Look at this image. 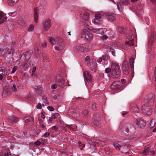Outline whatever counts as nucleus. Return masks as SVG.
Returning a JSON list of instances; mask_svg holds the SVG:
<instances>
[{
	"instance_id": "1",
	"label": "nucleus",
	"mask_w": 156,
	"mask_h": 156,
	"mask_svg": "<svg viewBox=\"0 0 156 156\" xmlns=\"http://www.w3.org/2000/svg\"><path fill=\"white\" fill-rule=\"evenodd\" d=\"M111 68L112 73V75L113 77L119 76L121 72L119 66L117 63L112 62Z\"/></svg>"
},
{
	"instance_id": "2",
	"label": "nucleus",
	"mask_w": 156,
	"mask_h": 156,
	"mask_svg": "<svg viewBox=\"0 0 156 156\" xmlns=\"http://www.w3.org/2000/svg\"><path fill=\"white\" fill-rule=\"evenodd\" d=\"M85 60L87 62V65L89 66L90 69L92 71L95 72L96 71L97 65L96 63L94 62H93V60H90V57L87 56L85 58Z\"/></svg>"
},
{
	"instance_id": "3",
	"label": "nucleus",
	"mask_w": 156,
	"mask_h": 156,
	"mask_svg": "<svg viewBox=\"0 0 156 156\" xmlns=\"http://www.w3.org/2000/svg\"><path fill=\"white\" fill-rule=\"evenodd\" d=\"M81 37L86 40L90 41L93 37L92 34L86 29L83 30L82 33Z\"/></svg>"
},
{
	"instance_id": "4",
	"label": "nucleus",
	"mask_w": 156,
	"mask_h": 156,
	"mask_svg": "<svg viewBox=\"0 0 156 156\" xmlns=\"http://www.w3.org/2000/svg\"><path fill=\"white\" fill-rule=\"evenodd\" d=\"M114 146L116 149L121 150L122 151L125 153L126 152L128 149V147L125 143H122L121 144L118 143L114 144Z\"/></svg>"
},
{
	"instance_id": "5",
	"label": "nucleus",
	"mask_w": 156,
	"mask_h": 156,
	"mask_svg": "<svg viewBox=\"0 0 156 156\" xmlns=\"http://www.w3.org/2000/svg\"><path fill=\"white\" fill-rule=\"evenodd\" d=\"M74 49L75 51H80L82 52L87 51L88 49L86 48V46L84 44H81L74 48Z\"/></svg>"
},
{
	"instance_id": "6",
	"label": "nucleus",
	"mask_w": 156,
	"mask_h": 156,
	"mask_svg": "<svg viewBox=\"0 0 156 156\" xmlns=\"http://www.w3.org/2000/svg\"><path fill=\"white\" fill-rule=\"evenodd\" d=\"M84 78L88 82L92 81V78L91 75L88 71H85L84 75Z\"/></svg>"
},
{
	"instance_id": "7",
	"label": "nucleus",
	"mask_w": 156,
	"mask_h": 156,
	"mask_svg": "<svg viewBox=\"0 0 156 156\" xmlns=\"http://www.w3.org/2000/svg\"><path fill=\"white\" fill-rule=\"evenodd\" d=\"M143 155L147 156L150 154H155V152L153 151H152L149 148H145L142 152Z\"/></svg>"
},
{
	"instance_id": "8",
	"label": "nucleus",
	"mask_w": 156,
	"mask_h": 156,
	"mask_svg": "<svg viewBox=\"0 0 156 156\" xmlns=\"http://www.w3.org/2000/svg\"><path fill=\"white\" fill-rule=\"evenodd\" d=\"M51 26V22L49 19L45 21L43 25L44 30L46 31H48Z\"/></svg>"
},
{
	"instance_id": "9",
	"label": "nucleus",
	"mask_w": 156,
	"mask_h": 156,
	"mask_svg": "<svg viewBox=\"0 0 156 156\" xmlns=\"http://www.w3.org/2000/svg\"><path fill=\"white\" fill-rule=\"evenodd\" d=\"M56 41L59 45L58 46H56L55 47V49L56 50L60 51L62 49V47L61 44L63 42V40L61 38L59 37V39L56 40Z\"/></svg>"
},
{
	"instance_id": "10",
	"label": "nucleus",
	"mask_w": 156,
	"mask_h": 156,
	"mask_svg": "<svg viewBox=\"0 0 156 156\" xmlns=\"http://www.w3.org/2000/svg\"><path fill=\"white\" fill-rule=\"evenodd\" d=\"M7 119L9 122L12 123H16L18 121L19 119L18 117H15L13 115L8 116Z\"/></svg>"
},
{
	"instance_id": "11",
	"label": "nucleus",
	"mask_w": 156,
	"mask_h": 156,
	"mask_svg": "<svg viewBox=\"0 0 156 156\" xmlns=\"http://www.w3.org/2000/svg\"><path fill=\"white\" fill-rule=\"evenodd\" d=\"M136 124L139 128H143L145 125V122L142 119H137L136 120Z\"/></svg>"
},
{
	"instance_id": "12",
	"label": "nucleus",
	"mask_w": 156,
	"mask_h": 156,
	"mask_svg": "<svg viewBox=\"0 0 156 156\" xmlns=\"http://www.w3.org/2000/svg\"><path fill=\"white\" fill-rule=\"evenodd\" d=\"M106 17L108 20L110 21L115 20L116 17L115 14L111 13H107L106 14Z\"/></svg>"
},
{
	"instance_id": "13",
	"label": "nucleus",
	"mask_w": 156,
	"mask_h": 156,
	"mask_svg": "<svg viewBox=\"0 0 156 156\" xmlns=\"http://www.w3.org/2000/svg\"><path fill=\"white\" fill-rule=\"evenodd\" d=\"M142 110L143 112L146 114L149 115L151 113V110H149L147 108H146V105H143L142 106Z\"/></svg>"
},
{
	"instance_id": "14",
	"label": "nucleus",
	"mask_w": 156,
	"mask_h": 156,
	"mask_svg": "<svg viewBox=\"0 0 156 156\" xmlns=\"http://www.w3.org/2000/svg\"><path fill=\"white\" fill-rule=\"evenodd\" d=\"M5 16V13L2 11L0 12V24L5 22L7 19L6 17H3Z\"/></svg>"
},
{
	"instance_id": "15",
	"label": "nucleus",
	"mask_w": 156,
	"mask_h": 156,
	"mask_svg": "<svg viewBox=\"0 0 156 156\" xmlns=\"http://www.w3.org/2000/svg\"><path fill=\"white\" fill-rule=\"evenodd\" d=\"M34 122V119L32 117H29L28 119H27L25 121V123L27 126H30L32 125Z\"/></svg>"
},
{
	"instance_id": "16",
	"label": "nucleus",
	"mask_w": 156,
	"mask_h": 156,
	"mask_svg": "<svg viewBox=\"0 0 156 156\" xmlns=\"http://www.w3.org/2000/svg\"><path fill=\"white\" fill-rule=\"evenodd\" d=\"M34 21L35 22H37L38 19V9L37 7L34 8Z\"/></svg>"
},
{
	"instance_id": "17",
	"label": "nucleus",
	"mask_w": 156,
	"mask_h": 156,
	"mask_svg": "<svg viewBox=\"0 0 156 156\" xmlns=\"http://www.w3.org/2000/svg\"><path fill=\"white\" fill-rule=\"evenodd\" d=\"M31 53V52L30 51L25 52L23 55H22L21 58L25 57V60L26 59H28L30 58Z\"/></svg>"
},
{
	"instance_id": "18",
	"label": "nucleus",
	"mask_w": 156,
	"mask_h": 156,
	"mask_svg": "<svg viewBox=\"0 0 156 156\" xmlns=\"http://www.w3.org/2000/svg\"><path fill=\"white\" fill-rule=\"evenodd\" d=\"M118 82H114L111 86V88L113 90H117L119 89V88L117 87L118 86Z\"/></svg>"
},
{
	"instance_id": "19",
	"label": "nucleus",
	"mask_w": 156,
	"mask_h": 156,
	"mask_svg": "<svg viewBox=\"0 0 156 156\" xmlns=\"http://www.w3.org/2000/svg\"><path fill=\"white\" fill-rule=\"evenodd\" d=\"M90 16V14L87 12H85L83 15L82 17L84 20L86 21H88Z\"/></svg>"
},
{
	"instance_id": "20",
	"label": "nucleus",
	"mask_w": 156,
	"mask_h": 156,
	"mask_svg": "<svg viewBox=\"0 0 156 156\" xmlns=\"http://www.w3.org/2000/svg\"><path fill=\"white\" fill-rule=\"evenodd\" d=\"M95 19L94 20V23H100V22H99L98 19H100L101 18V16L100 14H97L95 15Z\"/></svg>"
},
{
	"instance_id": "21",
	"label": "nucleus",
	"mask_w": 156,
	"mask_h": 156,
	"mask_svg": "<svg viewBox=\"0 0 156 156\" xmlns=\"http://www.w3.org/2000/svg\"><path fill=\"white\" fill-rule=\"evenodd\" d=\"M106 30H107L105 28H101L98 29V34H103L106 31Z\"/></svg>"
},
{
	"instance_id": "22",
	"label": "nucleus",
	"mask_w": 156,
	"mask_h": 156,
	"mask_svg": "<svg viewBox=\"0 0 156 156\" xmlns=\"http://www.w3.org/2000/svg\"><path fill=\"white\" fill-rule=\"evenodd\" d=\"M65 80L62 79L58 82V85L61 87H63L65 85Z\"/></svg>"
},
{
	"instance_id": "23",
	"label": "nucleus",
	"mask_w": 156,
	"mask_h": 156,
	"mask_svg": "<svg viewBox=\"0 0 156 156\" xmlns=\"http://www.w3.org/2000/svg\"><path fill=\"white\" fill-rule=\"evenodd\" d=\"M18 1L19 0H8V3L9 5H13Z\"/></svg>"
},
{
	"instance_id": "24",
	"label": "nucleus",
	"mask_w": 156,
	"mask_h": 156,
	"mask_svg": "<svg viewBox=\"0 0 156 156\" xmlns=\"http://www.w3.org/2000/svg\"><path fill=\"white\" fill-rule=\"evenodd\" d=\"M123 4H122L121 2H118L117 3V6L118 10L120 11L122 10V7H123Z\"/></svg>"
},
{
	"instance_id": "25",
	"label": "nucleus",
	"mask_w": 156,
	"mask_h": 156,
	"mask_svg": "<svg viewBox=\"0 0 156 156\" xmlns=\"http://www.w3.org/2000/svg\"><path fill=\"white\" fill-rule=\"evenodd\" d=\"M126 44H128L130 46H133L134 45L133 40L132 39L129 41H126Z\"/></svg>"
},
{
	"instance_id": "26",
	"label": "nucleus",
	"mask_w": 156,
	"mask_h": 156,
	"mask_svg": "<svg viewBox=\"0 0 156 156\" xmlns=\"http://www.w3.org/2000/svg\"><path fill=\"white\" fill-rule=\"evenodd\" d=\"M52 117L54 119L59 118L60 117V116L58 113H55L52 115Z\"/></svg>"
},
{
	"instance_id": "27",
	"label": "nucleus",
	"mask_w": 156,
	"mask_h": 156,
	"mask_svg": "<svg viewBox=\"0 0 156 156\" xmlns=\"http://www.w3.org/2000/svg\"><path fill=\"white\" fill-rule=\"evenodd\" d=\"M34 29V26L33 24H31L30 25L28 29V31L29 32H32L33 31Z\"/></svg>"
},
{
	"instance_id": "28",
	"label": "nucleus",
	"mask_w": 156,
	"mask_h": 156,
	"mask_svg": "<svg viewBox=\"0 0 156 156\" xmlns=\"http://www.w3.org/2000/svg\"><path fill=\"white\" fill-rule=\"evenodd\" d=\"M0 71L2 72V73H3L2 74L5 76H6L7 75V71H6L4 67V68L1 69Z\"/></svg>"
},
{
	"instance_id": "29",
	"label": "nucleus",
	"mask_w": 156,
	"mask_h": 156,
	"mask_svg": "<svg viewBox=\"0 0 156 156\" xmlns=\"http://www.w3.org/2000/svg\"><path fill=\"white\" fill-rule=\"evenodd\" d=\"M50 43L54 45L55 44V41L54 38L52 37H51L49 39Z\"/></svg>"
},
{
	"instance_id": "30",
	"label": "nucleus",
	"mask_w": 156,
	"mask_h": 156,
	"mask_svg": "<svg viewBox=\"0 0 156 156\" xmlns=\"http://www.w3.org/2000/svg\"><path fill=\"white\" fill-rule=\"evenodd\" d=\"M121 2L123 5H128L129 4V2L127 0H122Z\"/></svg>"
},
{
	"instance_id": "31",
	"label": "nucleus",
	"mask_w": 156,
	"mask_h": 156,
	"mask_svg": "<svg viewBox=\"0 0 156 156\" xmlns=\"http://www.w3.org/2000/svg\"><path fill=\"white\" fill-rule=\"evenodd\" d=\"M82 114L83 115L84 117L87 116L88 114V111L87 110H84L82 112Z\"/></svg>"
},
{
	"instance_id": "32",
	"label": "nucleus",
	"mask_w": 156,
	"mask_h": 156,
	"mask_svg": "<svg viewBox=\"0 0 156 156\" xmlns=\"http://www.w3.org/2000/svg\"><path fill=\"white\" fill-rule=\"evenodd\" d=\"M94 124L96 126L98 127H100L101 126V123L98 121H95L93 122Z\"/></svg>"
},
{
	"instance_id": "33",
	"label": "nucleus",
	"mask_w": 156,
	"mask_h": 156,
	"mask_svg": "<svg viewBox=\"0 0 156 156\" xmlns=\"http://www.w3.org/2000/svg\"><path fill=\"white\" fill-rule=\"evenodd\" d=\"M102 57H103L102 59H103V60L104 61L105 63V64H107V60L108 58V56L106 55H104Z\"/></svg>"
},
{
	"instance_id": "34",
	"label": "nucleus",
	"mask_w": 156,
	"mask_h": 156,
	"mask_svg": "<svg viewBox=\"0 0 156 156\" xmlns=\"http://www.w3.org/2000/svg\"><path fill=\"white\" fill-rule=\"evenodd\" d=\"M40 48L39 46H37L35 48V49H34V51L35 52V53H36L37 54L38 52H39V51L40 50Z\"/></svg>"
},
{
	"instance_id": "35",
	"label": "nucleus",
	"mask_w": 156,
	"mask_h": 156,
	"mask_svg": "<svg viewBox=\"0 0 156 156\" xmlns=\"http://www.w3.org/2000/svg\"><path fill=\"white\" fill-rule=\"evenodd\" d=\"M12 90L14 91H16L17 90V87H16V85L15 84H13L12 86Z\"/></svg>"
},
{
	"instance_id": "36",
	"label": "nucleus",
	"mask_w": 156,
	"mask_h": 156,
	"mask_svg": "<svg viewBox=\"0 0 156 156\" xmlns=\"http://www.w3.org/2000/svg\"><path fill=\"white\" fill-rule=\"evenodd\" d=\"M155 121H153L152 120L151 121L150 126L151 127H152L154 126L155 125Z\"/></svg>"
},
{
	"instance_id": "37",
	"label": "nucleus",
	"mask_w": 156,
	"mask_h": 156,
	"mask_svg": "<svg viewBox=\"0 0 156 156\" xmlns=\"http://www.w3.org/2000/svg\"><path fill=\"white\" fill-rule=\"evenodd\" d=\"M17 69H18V67L17 66H14L13 68L12 69V70L11 72V73H14L16 72V70Z\"/></svg>"
},
{
	"instance_id": "38",
	"label": "nucleus",
	"mask_w": 156,
	"mask_h": 156,
	"mask_svg": "<svg viewBox=\"0 0 156 156\" xmlns=\"http://www.w3.org/2000/svg\"><path fill=\"white\" fill-rule=\"evenodd\" d=\"M9 15L13 17L16 15V12H10L9 13Z\"/></svg>"
},
{
	"instance_id": "39",
	"label": "nucleus",
	"mask_w": 156,
	"mask_h": 156,
	"mask_svg": "<svg viewBox=\"0 0 156 156\" xmlns=\"http://www.w3.org/2000/svg\"><path fill=\"white\" fill-rule=\"evenodd\" d=\"M112 69L110 68H107L105 69V72L106 73H110Z\"/></svg>"
},
{
	"instance_id": "40",
	"label": "nucleus",
	"mask_w": 156,
	"mask_h": 156,
	"mask_svg": "<svg viewBox=\"0 0 156 156\" xmlns=\"http://www.w3.org/2000/svg\"><path fill=\"white\" fill-rule=\"evenodd\" d=\"M57 85L55 84H53L51 86V88L52 89L54 90L57 88Z\"/></svg>"
},
{
	"instance_id": "41",
	"label": "nucleus",
	"mask_w": 156,
	"mask_h": 156,
	"mask_svg": "<svg viewBox=\"0 0 156 156\" xmlns=\"http://www.w3.org/2000/svg\"><path fill=\"white\" fill-rule=\"evenodd\" d=\"M124 29L121 27L118 28V31L120 33H122L124 32Z\"/></svg>"
},
{
	"instance_id": "42",
	"label": "nucleus",
	"mask_w": 156,
	"mask_h": 156,
	"mask_svg": "<svg viewBox=\"0 0 156 156\" xmlns=\"http://www.w3.org/2000/svg\"><path fill=\"white\" fill-rule=\"evenodd\" d=\"M90 30L94 33H96L98 34L97 31H98V29L91 28Z\"/></svg>"
},
{
	"instance_id": "43",
	"label": "nucleus",
	"mask_w": 156,
	"mask_h": 156,
	"mask_svg": "<svg viewBox=\"0 0 156 156\" xmlns=\"http://www.w3.org/2000/svg\"><path fill=\"white\" fill-rule=\"evenodd\" d=\"M48 109L51 111H53L54 110V108L51 106H48L47 107Z\"/></svg>"
},
{
	"instance_id": "44",
	"label": "nucleus",
	"mask_w": 156,
	"mask_h": 156,
	"mask_svg": "<svg viewBox=\"0 0 156 156\" xmlns=\"http://www.w3.org/2000/svg\"><path fill=\"white\" fill-rule=\"evenodd\" d=\"M78 144L79 147H84L85 146V144L82 143L80 141H79Z\"/></svg>"
},
{
	"instance_id": "45",
	"label": "nucleus",
	"mask_w": 156,
	"mask_h": 156,
	"mask_svg": "<svg viewBox=\"0 0 156 156\" xmlns=\"http://www.w3.org/2000/svg\"><path fill=\"white\" fill-rule=\"evenodd\" d=\"M51 129L52 130H56L58 129V127L57 126L55 125L52 127H51Z\"/></svg>"
},
{
	"instance_id": "46",
	"label": "nucleus",
	"mask_w": 156,
	"mask_h": 156,
	"mask_svg": "<svg viewBox=\"0 0 156 156\" xmlns=\"http://www.w3.org/2000/svg\"><path fill=\"white\" fill-rule=\"evenodd\" d=\"M134 62V58L133 57H132L129 59V63H133Z\"/></svg>"
},
{
	"instance_id": "47",
	"label": "nucleus",
	"mask_w": 156,
	"mask_h": 156,
	"mask_svg": "<svg viewBox=\"0 0 156 156\" xmlns=\"http://www.w3.org/2000/svg\"><path fill=\"white\" fill-rule=\"evenodd\" d=\"M151 2L154 5L156 8V0H151Z\"/></svg>"
},
{
	"instance_id": "48",
	"label": "nucleus",
	"mask_w": 156,
	"mask_h": 156,
	"mask_svg": "<svg viewBox=\"0 0 156 156\" xmlns=\"http://www.w3.org/2000/svg\"><path fill=\"white\" fill-rule=\"evenodd\" d=\"M84 26L87 27L88 29L89 30H91V28L90 26H89L86 23L85 24Z\"/></svg>"
},
{
	"instance_id": "49",
	"label": "nucleus",
	"mask_w": 156,
	"mask_h": 156,
	"mask_svg": "<svg viewBox=\"0 0 156 156\" xmlns=\"http://www.w3.org/2000/svg\"><path fill=\"white\" fill-rule=\"evenodd\" d=\"M34 144L37 145H39L41 144V142L40 141L37 140L35 142Z\"/></svg>"
},
{
	"instance_id": "50",
	"label": "nucleus",
	"mask_w": 156,
	"mask_h": 156,
	"mask_svg": "<svg viewBox=\"0 0 156 156\" xmlns=\"http://www.w3.org/2000/svg\"><path fill=\"white\" fill-rule=\"evenodd\" d=\"M18 23L20 25L22 26H23L25 24L24 22L23 21H22V22H18Z\"/></svg>"
},
{
	"instance_id": "51",
	"label": "nucleus",
	"mask_w": 156,
	"mask_h": 156,
	"mask_svg": "<svg viewBox=\"0 0 156 156\" xmlns=\"http://www.w3.org/2000/svg\"><path fill=\"white\" fill-rule=\"evenodd\" d=\"M37 108L38 109H41V104L40 103L38 104L37 106Z\"/></svg>"
},
{
	"instance_id": "52",
	"label": "nucleus",
	"mask_w": 156,
	"mask_h": 156,
	"mask_svg": "<svg viewBox=\"0 0 156 156\" xmlns=\"http://www.w3.org/2000/svg\"><path fill=\"white\" fill-rule=\"evenodd\" d=\"M50 135V133L48 132L44 134V136L45 137H47L48 136Z\"/></svg>"
},
{
	"instance_id": "53",
	"label": "nucleus",
	"mask_w": 156,
	"mask_h": 156,
	"mask_svg": "<svg viewBox=\"0 0 156 156\" xmlns=\"http://www.w3.org/2000/svg\"><path fill=\"white\" fill-rule=\"evenodd\" d=\"M111 51L112 53V55L114 56H115V52L114 50L111 49Z\"/></svg>"
},
{
	"instance_id": "54",
	"label": "nucleus",
	"mask_w": 156,
	"mask_h": 156,
	"mask_svg": "<svg viewBox=\"0 0 156 156\" xmlns=\"http://www.w3.org/2000/svg\"><path fill=\"white\" fill-rule=\"evenodd\" d=\"M102 58L100 57L98 59L97 61L98 62H101L102 61Z\"/></svg>"
},
{
	"instance_id": "55",
	"label": "nucleus",
	"mask_w": 156,
	"mask_h": 156,
	"mask_svg": "<svg viewBox=\"0 0 156 156\" xmlns=\"http://www.w3.org/2000/svg\"><path fill=\"white\" fill-rule=\"evenodd\" d=\"M30 65V63H26L25 64H24V67H25V68H27L28 67V66Z\"/></svg>"
},
{
	"instance_id": "56",
	"label": "nucleus",
	"mask_w": 156,
	"mask_h": 156,
	"mask_svg": "<svg viewBox=\"0 0 156 156\" xmlns=\"http://www.w3.org/2000/svg\"><path fill=\"white\" fill-rule=\"evenodd\" d=\"M46 45H47L46 43L45 42H44V43L42 44V47L43 48H44V47H46Z\"/></svg>"
},
{
	"instance_id": "57",
	"label": "nucleus",
	"mask_w": 156,
	"mask_h": 156,
	"mask_svg": "<svg viewBox=\"0 0 156 156\" xmlns=\"http://www.w3.org/2000/svg\"><path fill=\"white\" fill-rule=\"evenodd\" d=\"M5 156H10V153H5Z\"/></svg>"
},
{
	"instance_id": "58",
	"label": "nucleus",
	"mask_w": 156,
	"mask_h": 156,
	"mask_svg": "<svg viewBox=\"0 0 156 156\" xmlns=\"http://www.w3.org/2000/svg\"><path fill=\"white\" fill-rule=\"evenodd\" d=\"M154 76H155V80L156 82V67L155 68V69L154 71Z\"/></svg>"
},
{
	"instance_id": "59",
	"label": "nucleus",
	"mask_w": 156,
	"mask_h": 156,
	"mask_svg": "<svg viewBox=\"0 0 156 156\" xmlns=\"http://www.w3.org/2000/svg\"><path fill=\"white\" fill-rule=\"evenodd\" d=\"M102 37L103 39H107L108 37L106 35H104Z\"/></svg>"
},
{
	"instance_id": "60",
	"label": "nucleus",
	"mask_w": 156,
	"mask_h": 156,
	"mask_svg": "<svg viewBox=\"0 0 156 156\" xmlns=\"http://www.w3.org/2000/svg\"><path fill=\"white\" fill-rule=\"evenodd\" d=\"M36 67H34L33 68V70H32V72L33 73H34L36 70Z\"/></svg>"
},
{
	"instance_id": "61",
	"label": "nucleus",
	"mask_w": 156,
	"mask_h": 156,
	"mask_svg": "<svg viewBox=\"0 0 156 156\" xmlns=\"http://www.w3.org/2000/svg\"><path fill=\"white\" fill-rule=\"evenodd\" d=\"M3 78V76L2 74H0V80H2Z\"/></svg>"
},
{
	"instance_id": "62",
	"label": "nucleus",
	"mask_w": 156,
	"mask_h": 156,
	"mask_svg": "<svg viewBox=\"0 0 156 156\" xmlns=\"http://www.w3.org/2000/svg\"><path fill=\"white\" fill-rule=\"evenodd\" d=\"M121 81H122V83H125L126 80H125L124 79H122L121 80Z\"/></svg>"
},
{
	"instance_id": "63",
	"label": "nucleus",
	"mask_w": 156,
	"mask_h": 156,
	"mask_svg": "<svg viewBox=\"0 0 156 156\" xmlns=\"http://www.w3.org/2000/svg\"><path fill=\"white\" fill-rule=\"evenodd\" d=\"M130 66L131 68L134 67L133 63H130Z\"/></svg>"
},
{
	"instance_id": "64",
	"label": "nucleus",
	"mask_w": 156,
	"mask_h": 156,
	"mask_svg": "<svg viewBox=\"0 0 156 156\" xmlns=\"http://www.w3.org/2000/svg\"><path fill=\"white\" fill-rule=\"evenodd\" d=\"M53 119L51 117V118H49V120L50 122H51L52 121V119Z\"/></svg>"
}]
</instances>
